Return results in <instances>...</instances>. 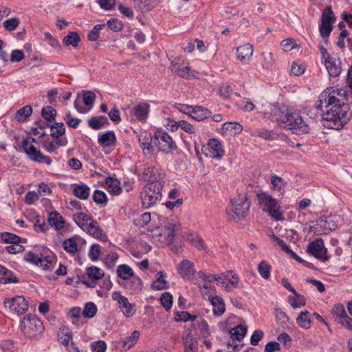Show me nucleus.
Segmentation results:
<instances>
[{
    "instance_id": "nucleus-1",
    "label": "nucleus",
    "mask_w": 352,
    "mask_h": 352,
    "mask_svg": "<svg viewBox=\"0 0 352 352\" xmlns=\"http://www.w3.org/2000/svg\"><path fill=\"white\" fill-rule=\"evenodd\" d=\"M346 91L343 89L328 87L319 96L316 108L322 112L324 126L339 130L349 120V113L344 107Z\"/></svg>"
},
{
    "instance_id": "nucleus-2",
    "label": "nucleus",
    "mask_w": 352,
    "mask_h": 352,
    "mask_svg": "<svg viewBox=\"0 0 352 352\" xmlns=\"http://www.w3.org/2000/svg\"><path fill=\"white\" fill-rule=\"evenodd\" d=\"M24 261L39 267L43 270L51 271L57 262V258L49 248L40 246L25 253Z\"/></svg>"
},
{
    "instance_id": "nucleus-3",
    "label": "nucleus",
    "mask_w": 352,
    "mask_h": 352,
    "mask_svg": "<svg viewBox=\"0 0 352 352\" xmlns=\"http://www.w3.org/2000/svg\"><path fill=\"white\" fill-rule=\"evenodd\" d=\"M276 121L282 127L297 135L306 134L310 129L307 122L296 111L287 110L276 118Z\"/></svg>"
},
{
    "instance_id": "nucleus-4",
    "label": "nucleus",
    "mask_w": 352,
    "mask_h": 352,
    "mask_svg": "<svg viewBox=\"0 0 352 352\" xmlns=\"http://www.w3.org/2000/svg\"><path fill=\"white\" fill-rule=\"evenodd\" d=\"M162 189L161 182L146 183L140 192L142 206L145 208H150L159 203L162 197Z\"/></svg>"
},
{
    "instance_id": "nucleus-5",
    "label": "nucleus",
    "mask_w": 352,
    "mask_h": 352,
    "mask_svg": "<svg viewBox=\"0 0 352 352\" xmlns=\"http://www.w3.org/2000/svg\"><path fill=\"white\" fill-rule=\"evenodd\" d=\"M260 208L276 221H283L284 217L280 210L278 201L267 192H262L257 195Z\"/></svg>"
},
{
    "instance_id": "nucleus-6",
    "label": "nucleus",
    "mask_w": 352,
    "mask_h": 352,
    "mask_svg": "<svg viewBox=\"0 0 352 352\" xmlns=\"http://www.w3.org/2000/svg\"><path fill=\"white\" fill-rule=\"evenodd\" d=\"M35 144L38 143L36 142L35 138L32 137H27L23 141L22 147L28 158L31 161L37 163H42L47 166L51 165L52 162V159L49 156L43 154L40 149L36 146Z\"/></svg>"
},
{
    "instance_id": "nucleus-7",
    "label": "nucleus",
    "mask_w": 352,
    "mask_h": 352,
    "mask_svg": "<svg viewBox=\"0 0 352 352\" xmlns=\"http://www.w3.org/2000/svg\"><path fill=\"white\" fill-rule=\"evenodd\" d=\"M340 223L341 220L339 215L322 216L311 228L315 233L323 234L335 230Z\"/></svg>"
},
{
    "instance_id": "nucleus-8",
    "label": "nucleus",
    "mask_w": 352,
    "mask_h": 352,
    "mask_svg": "<svg viewBox=\"0 0 352 352\" xmlns=\"http://www.w3.org/2000/svg\"><path fill=\"white\" fill-rule=\"evenodd\" d=\"M250 203L247 197L241 195L231 201L227 208V214L231 219L244 217L248 212Z\"/></svg>"
},
{
    "instance_id": "nucleus-9",
    "label": "nucleus",
    "mask_w": 352,
    "mask_h": 352,
    "mask_svg": "<svg viewBox=\"0 0 352 352\" xmlns=\"http://www.w3.org/2000/svg\"><path fill=\"white\" fill-rule=\"evenodd\" d=\"M20 329L25 335L32 338L41 333L43 331L44 327L37 316L28 315L21 321Z\"/></svg>"
},
{
    "instance_id": "nucleus-10",
    "label": "nucleus",
    "mask_w": 352,
    "mask_h": 352,
    "mask_svg": "<svg viewBox=\"0 0 352 352\" xmlns=\"http://www.w3.org/2000/svg\"><path fill=\"white\" fill-rule=\"evenodd\" d=\"M3 305L10 312L18 315L23 314L29 308L28 302L23 296L7 298L3 300Z\"/></svg>"
},
{
    "instance_id": "nucleus-11",
    "label": "nucleus",
    "mask_w": 352,
    "mask_h": 352,
    "mask_svg": "<svg viewBox=\"0 0 352 352\" xmlns=\"http://www.w3.org/2000/svg\"><path fill=\"white\" fill-rule=\"evenodd\" d=\"M104 276V271L96 267L91 266L86 269V272L82 274L80 280L88 287H94L96 285V281L102 278Z\"/></svg>"
},
{
    "instance_id": "nucleus-12",
    "label": "nucleus",
    "mask_w": 352,
    "mask_h": 352,
    "mask_svg": "<svg viewBox=\"0 0 352 352\" xmlns=\"http://www.w3.org/2000/svg\"><path fill=\"white\" fill-rule=\"evenodd\" d=\"M155 138L159 144V149L168 153L177 149V145L173 140L171 136L163 130H158L155 133Z\"/></svg>"
},
{
    "instance_id": "nucleus-13",
    "label": "nucleus",
    "mask_w": 352,
    "mask_h": 352,
    "mask_svg": "<svg viewBox=\"0 0 352 352\" xmlns=\"http://www.w3.org/2000/svg\"><path fill=\"white\" fill-rule=\"evenodd\" d=\"M205 155L207 157L219 160L225 155V151L221 142L219 139L212 138L204 146Z\"/></svg>"
},
{
    "instance_id": "nucleus-14",
    "label": "nucleus",
    "mask_w": 352,
    "mask_h": 352,
    "mask_svg": "<svg viewBox=\"0 0 352 352\" xmlns=\"http://www.w3.org/2000/svg\"><path fill=\"white\" fill-rule=\"evenodd\" d=\"M323 59L326 69L330 76L337 77L341 73V62L336 56L323 53Z\"/></svg>"
},
{
    "instance_id": "nucleus-15",
    "label": "nucleus",
    "mask_w": 352,
    "mask_h": 352,
    "mask_svg": "<svg viewBox=\"0 0 352 352\" xmlns=\"http://www.w3.org/2000/svg\"><path fill=\"white\" fill-rule=\"evenodd\" d=\"M171 70L178 76L188 78L191 76V69L188 63L182 57L174 59L171 63Z\"/></svg>"
},
{
    "instance_id": "nucleus-16",
    "label": "nucleus",
    "mask_w": 352,
    "mask_h": 352,
    "mask_svg": "<svg viewBox=\"0 0 352 352\" xmlns=\"http://www.w3.org/2000/svg\"><path fill=\"white\" fill-rule=\"evenodd\" d=\"M96 96L91 91H86L82 92V100L83 103L86 107H82L80 105V102L78 100H76L74 102V107L80 113H88L93 107V103L94 102Z\"/></svg>"
},
{
    "instance_id": "nucleus-17",
    "label": "nucleus",
    "mask_w": 352,
    "mask_h": 352,
    "mask_svg": "<svg viewBox=\"0 0 352 352\" xmlns=\"http://www.w3.org/2000/svg\"><path fill=\"white\" fill-rule=\"evenodd\" d=\"M180 223L179 222L170 223L164 228L160 229L159 235L160 242L166 241L167 242H173L175 233L180 229Z\"/></svg>"
},
{
    "instance_id": "nucleus-18",
    "label": "nucleus",
    "mask_w": 352,
    "mask_h": 352,
    "mask_svg": "<svg viewBox=\"0 0 352 352\" xmlns=\"http://www.w3.org/2000/svg\"><path fill=\"white\" fill-rule=\"evenodd\" d=\"M324 243H309L307 247V252L316 258L326 261L329 259L327 255V249L324 246Z\"/></svg>"
},
{
    "instance_id": "nucleus-19",
    "label": "nucleus",
    "mask_w": 352,
    "mask_h": 352,
    "mask_svg": "<svg viewBox=\"0 0 352 352\" xmlns=\"http://www.w3.org/2000/svg\"><path fill=\"white\" fill-rule=\"evenodd\" d=\"M67 144L65 137L60 138H53L52 140L47 139L43 142V148L49 153H56V150L60 146H65Z\"/></svg>"
},
{
    "instance_id": "nucleus-20",
    "label": "nucleus",
    "mask_w": 352,
    "mask_h": 352,
    "mask_svg": "<svg viewBox=\"0 0 352 352\" xmlns=\"http://www.w3.org/2000/svg\"><path fill=\"white\" fill-rule=\"evenodd\" d=\"M224 276L226 278H223V281H221V285L227 292L232 291L238 287L239 280L236 274L230 270L227 273H224Z\"/></svg>"
},
{
    "instance_id": "nucleus-21",
    "label": "nucleus",
    "mask_w": 352,
    "mask_h": 352,
    "mask_svg": "<svg viewBox=\"0 0 352 352\" xmlns=\"http://www.w3.org/2000/svg\"><path fill=\"white\" fill-rule=\"evenodd\" d=\"M177 273L184 278L190 279L195 272L192 262L185 259L182 261L177 267Z\"/></svg>"
},
{
    "instance_id": "nucleus-22",
    "label": "nucleus",
    "mask_w": 352,
    "mask_h": 352,
    "mask_svg": "<svg viewBox=\"0 0 352 352\" xmlns=\"http://www.w3.org/2000/svg\"><path fill=\"white\" fill-rule=\"evenodd\" d=\"M138 141L144 155L153 153L152 136L150 133L146 131L141 132L138 135Z\"/></svg>"
},
{
    "instance_id": "nucleus-23",
    "label": "nucleus",
    "mask_w": 352,
    "mask_h": 352,
    "mask_svg": "<svg viewBox=\"0 0 352 352\" xmlns=\"http://www.w3.org/2000/svg\"><path fill=\"white\" fill-rule=\"evenodd\" d=\"M98 142L103 148L114 146L116 137L113 131H107L98 135Z\"/></svg>"
},
{
    "instance_id": "nucleus-24",
    "label": "nucleus",
    "mask_w": 352,
    "mask_h": 352,
    "mask_svg": "<svg viewBox=\"0 0 352 352\" xmlns=\"http://www.w3.org/2000/svg\"><path fill=\"white\" fill-rule=\"evenodd\" d=\"M243 131V126L238 122H226L221 127V133L223 136H236Z\"/></svg>"
},
{
    "instance_id": "nucleus-25",
    "label": "nucleus",
    "mask_w": 352,
    "mask_h": 352,
    "mask_svg": "<svg viewBox=\"0 0 352 352\" xmlns=\"http://www.w3.org/2000/svg\"><path fill=\"white\" fill-rule=\"evenodd\" d=\"M150 106L146 102H140L133 109V116L139 121L145 122L148 118Z\"/></svg>"
},
{
    "instance_id": "nucleus-26",
    "label": "nucleus",
    "mask_w": 352,
    "mask_h": 352,
    "mask_svg": "<svg viewBox=\"0 0 352 352\" xmlns=\"http://www.w3.org/2000/svg\"><path fill=\"white\" fill-rule=\"evenodd\" d=\"M237 58L243 64L249 63L253 55V47L250 44L239 47L236 50Z\"/></svg>"
},
{
    "instance_id": "nucleus-27",
    "label": "nucleus",
    "mask_w": 352,
    "mask_h": 352,
    "mask_svg": "<svg viewBox=\"0 0 352 352\" xmlns=\"http://www.w3.org/2000/svg\"><path fill=\"white\" fill-rule=\"evenodd\" d=\"M105 184L108 192L112 195L118 196L122 192L120 182L117 178L107 177L105 179Z\"/></svg>"
},
{
    "instance_id": "nucleus-28",
    "label": "nucleus",
    "mask_w": 352,
    "mask_h": 352,
    "mask_svg": "<svg viewBox=\"0 0 352 352\" xmlns=\"http://www.w3.org/2000/svg\"><path fill=\"white\" fill-rule=\"evenodd\" d=\"M72 192L75 197L86 200L89 197L90 188L85 184H74L72 185Z\"/></svg>"
},
{
    "instance_id": "nucleus-29",
    "label": "nucleus",
    "mask_w": 352,
    "mask_h": 352,
    "mask_svg": "<svg viewBox=\"0 0 352 352\" xmlns=\"http://www.w3.org/2000/svg\"><path fill=\"white\" fill-rule=\"evenodd\" d=\"M287 182H285L282 177L272 175L270 177V188L274 191L278 192L280 195H283L285 190Z\"/></svg>"
},
{
    "instance_id": "nucleus-30",
    "label": "nucleus",
    "mask_w": 352,
    "mask_h": 352,
    "mask_svg": "<svg viewBox=\"0 0 352 352\" xmlns=\"http://www.w3.org/2000/svg\"><path fill=\"white\" fill-rule=\"evenodd\" d=\"M140 179L149 182H160L158 179L157 170L153 167H147L139 175Z\"/></svg>"
},
{
    "instance_id": "nucleus-31",
    "label": "nucleus",
    "mask_w": 352,
    "mask_h": 352,
    "mask_svg": "<svg viewBox=\"0 0 352 352\" xmlns=\"http://www.w3.org/2000/svg\"><path fill=\"white\" fill-rule=\"evenodd\" d=\"M131 254L136 257L141 258L144 254L151 251V247L148 243H130Z\"/></svg>"
},
{
    "instance_id": "nucleus-32",
    "label": "nucleus",
    "mask_w": 352,
    "mask_h": 352,
    "mask_svg": "<svg viewBox=\"0 0 352 352\" xmlns=\"http://www.w3.org/2000/svg\"><path fill=\"white\" fill-rule=\"evenodd\" d=\"M48 221L51 226L57 230H61L65 226V221L63 217L56 211L49 214Z\"/></svg>"
},
{
    "instance_id": "nucleus-33",
    "label": "nucleus",
    "mask_w": 352,
    "mask_h": 352,
    "mask_svg": "<svg viewBox=\"0 0 352 352\" xmlns=\"http://www.w3.org/2000/svg\"><path fill=\"white\" fill-rule=\"evenodd\" d=\"M97 240L104 241L105 236L98 228L97 223L92 220L89 225L83 230Z\"/></svg>"
},
{
    "instance_id": "nucleus-34",
    "label": "nucleus",
    "mask_w": 352,
    "mask_h": 352,
    "mask_svg": "<svg viewBox=\"0 0 352 352\" xmlns=\"http://www.w3.org/2000/svg\"><path fill=\"white\" fill-rule=\"evenodd\" d=\"M213 307V314L216 316H221L226 311L225 304L223 299L219 296H212L210 298Z\"/></svg>"
},
{
    "instance_id": "nucleus-35",
    "label": "nucleus",
    "mask_w": 352,
    "mask_h": 352,
    "mask_svg": "<svg viewBox=\"0 0 352 352\" xmlns=\"http://www.w3.org/2000/svg\"><path fill=\"white\" fill-rule=\"evenodd\" d=\"M72 219L82 230L92 221L90 215L84 212H76L72 215Z\"/></svg>"
},
{
    "instance_id": "nucleus-36",
    "label": "nucleus",
    "mask_w": 352,
    "mask_h": 352,
    "mask_svg": "<svg viewBox=\"0 0 352 352\" xmlns=\"http://www.w3.org/2000/svg\"><path fill=\"white\" fill-rule=\"evenodd\" d=\"M59 342L65 347L70 346L72 342V333L66 327L60 328L58 333Z\"/></svg>"
},
{
    "instance_id": "nucleus-37",
    "label": "nucleus",
    "mask_w": 352,
    "mask_h": 352,
    "mask_svg": "<svg viewBox=\"0 0 352 352\" xmlns=\"http://www.w3.org/2000/svg\"><path fill=\"white\" fill-rule=\"evenodd\" d=\"M210 115V111L205 107L195 106L193 111L191 112V118L197 120L201 121L208 118Z\"/></svg>"
},
{
    "instance_id": "nucleus-38",
    "label": "nucleus",
    "mask_w": 352,
    "mask_h": 352,
    "mask_svg": "<svg viewBox=\"0 0 352 352\" xmlns=\"http://www.w3.org/2000/svg\"><path fill=\"white\" fill-rule=\"evenodd\" d=\"M157 279L151 284L152 289L155 290L165 289L168 287V282L165 280L166 274L164 272H159L156 274Z\"/></svg>"
},
{
    "instance_id": "nucleus-39",
    "label": "nucleus",
    "mask_w": 352,
    "mask_h": 352,
    "mask_svg": "<svg viewBox=\"0 0 352 352\" xmlns=\"http://www.w3.org/2000/svg\"><path fill=\"white\" fill-rule=\"evenodd\" d=\"M296 323L300 327L309 329L311 324L310 313L308 311H301L296 318Z\"/></svg>"
},
{
    "instance_id": "nucleus-40",
    "label": "nucleus",
    "mask_w": 352,
    "mask_h": 352,
    "mask_svg": "<svg viewBox=\"0 0 352 352\" xmlns=\"http://www.w3.org/2000/svg\"><path fill=\"white\" fill-rule=\"evenodd\" d=\"M140 337V332L134 331L131 336L124 338L122 341V350L126 351L132 347L138 340Z\"/></svg>"
},
{
    "instance_id": "nucleus-41",
    "label": "nucleus",
    "mask_w": 352,
    "mask_h": 352,
    "mask_svg": "<svg viewBox=\"0 0 352 352\" xmlns=\"http://www.w3.org/2000/svg\"><path fill=\"white\" fill-rule=\"evenodd\" d=\"M118 276L123 280H129L134 276L133 269L127 265H120L116 270Z\"/></svg>"
},
{
    "instance_id": "nucleus-42",
    "label": "nucleus",
    "mask_w": 352,
    "mask_h": 352,
    "mask_svg": "<svg viewBox=\"0 0 352 352\" xmlns=\"http://www.w3.org/2000/svg\"><path fill=\"white\" fill-rule=\"evenodd\" d=\"M156 5L155 0H134L135 8L142 12L148 11Z\"/></svg>"
},
{
    "instance_id": "nucleus-43",
    "label": "nucleus",
    "mask_w": 352,
    "mask_h": 352,
    "mask_svg": "<svg viewBox=\"0 0 352 352\" xmlns=\"http://www.w3.org/2000/svg\"><path fill=\"white\" fill-rule=\"evenodd\" d=\"M108 123V120L105 116L92 117L88 121L89 127L94 130H99Z\"/></svg>"
},
{
    "instance_id": "nucleus-44",
    "label": "nucleus",
    "mask_w": 352,
    "mask_h": 352,
    "mask_svg": "<svg viewBox=\"0 0 352 352\" xmlns=\"http://www.w3.org/2000/svg\"><path fill=\"white\" fill-rule=\"evenodd\" d=\"M247 333V327L242 324H239L234 328L231 329L230 333L232 338L241 341L245 337Z\"/></svg>"
},
{
    "instance_id": "nucleus-45",
    "label": "nucleus",
    "mask_w": 352,
    "mask_h": 352,
    "mask_svg": "<svg viewBox=\"0 0 352 352\" xmlns=\"http://www.w3.org/2000/svg\"><path fill=\"white\" fill-rule=\"evenodd\" d=\"M32 113V109L30 105H26L17 111L14 116V120L19 122L25 121Z\"/></svg>"
},
{
    "instance_id": "nucleus-46",
    "label": "nucleus",
    "mask_w": 352,
    "mask_h": 352,
    "mask_svg": "<svg viewBox=\"0 0 352 352\" xmlns=\"http://www.w3.org/2000/svg\"><path fill=\"white\" fill-rule=\"evenodd\" d=\"M119 307L121 309L124 315L126 317L133 316L135 312L134 306L129 302L127 298L122 300V301L120 302Z\"/></svg>"
},
{
    "instance_id": "nucleus-47",
    "label": "nucleus",
    "mask_w": 352,
    "mask_h": 352,
    "mask_svg": "<svg viewBox=\"0 0 352 352\" xmlns=\"http://www.w3.org/2000/svg\"><path fill=\"white\" fill-rule=\"evenodd\" d=\"M271 271L272 266L264 260L260 262L258 265V272L263 278L265 280L269 279L270 277Z\"/></svg>"
},
{
    "instance_id": "nucleus-48",
    "label": "nucleus",
    "mask_w": 352,
    "mask_h": 352,
    "mask_svg": "<svg viewBox=\"0 0 352 352\" xmlns=\"http://www.w3.org/2000/svg\"><path fill=\"white\" fill-rule=\"evenodd\" d=\"M288 302L294 309L300 308L306 304L305 298L297 292V295L289 296Z\"/></svg>"
},
{
    "instance_id": "nucleus-49",
    "label": "nucleus",
    "mask_w": 352,
    "mask_h": 352,
    "mask_svg": "<svg viewBox=\"0 0 352 352\" xmlns=\"http://www.w3.org/2000/svg\"><path fill=\"white\" fill-rule=\"evenodd\" d=\"M98 311L97 306L92 302H88L85 305L82 315L84 318H93Z\"/></svg>"
},
{
    "instance_id": "nucleus-50",
    "label": "nucleus",
    "mask_w": 352,
    "mask_h": 352,
    "mask_svg": "<svg viewBox=\"0 0 352 352\" xmlns=\"http://www.w3.org/2000/svg\"><path fill=\"white\" fill-rule=\"evenodd\" d=\"M262 57V67L265 69H271L273 68L274 65V58L272 53L271 52H263L261 54Z\"/></svg>"
},
{
    "instance_id": "nucleus-51",
    "label": "nucleus",
    "mask_w": 352,
    "mask_h": 352,
    "mask_svg": "<svg viewBox=\"0 0 352 352\" xmlns=\"http://www.w3.org/2000/svg\"><path fill=\"white\" fill-rule=\"evenodd\" d=\"M19 281V279L15 276L14 272L8 270L7 268H6L5 274L0 278V283L3 284L17 283Z\"/></svg>"
},
{
    "instance_id": "nucleus-52",
    "label": "nucleus",
    "mask_w": 352,
    "mask_h": 352,
    "mask_svg": "<svg viewBox=\"0 0 352 352\" xmlns=\"http://www.w3.org/2000/svg\"><path fill=\"white\" fill-rule=\"evenodd\" d=\"M65 133V128L62 122L56 123L51 126V135L55 138H60L64 137Z\"/></svg>"
},
{
    "instance_id": "nucleus-53",
    "label": "nucleus",
    "mask_w": 352,
    "mask_h": 352,
    "mask_svg": "<svg viewBox=\"0 0 352 352\" xmlns=\"http://www.w3.org/2000/svg\"><path fill=\"white\" fill-rule=\"evenodd\" d=\"M335 21L336 17L331 7H327L322 12L321 23L332 25Z\"/></svg>"
},
{
    "instance_id": "nucleus-54",
    "label": "nucleus",
    "mask_w": 352,
    "mask_h": 352,
    "mask_svg": "<svg viewBox=\"0 0 352 352\" xmlns=\"http://www.w3.org/2000/svg\"><path fill=\"white\" fill-rule=\"evenodd\" d=\"M80 41L79 35L74 32H70L63 39L65 45L76 47Z\"/></svg>"
},
{
    "instance_id": "nucleus-55",
    "label": "nucleus",
    "mask_w": 352,
    "mask_h": 352,
    "mask_svg": "<svg viewBox=\"0 0 352 352\" xmlns=\"http://www.w3.org/2000/svg\"><path fill=\"white\" fill-rule=\"evenodd\" d=\"M196 318V315H191L187 311H177L175 313V320L177 322L194 321Z\"/></svg>"
},
{
    "instance_id": "nucleus-56",
    "label": "nucleus",
    "mask_w": 352,
    "mask_h": 352,
    "mask_svg": "<svg viewBox=\"0 0 352 352\" xmlns=\"http://www.w3.org/2000/svg\"><path fill=\"white\" fill-rule=\"evenodd\" d=\"M333 314L339 319L338 322H342V320H345L348 316L345 311V308L342 304H337L334 306L332 310Z\"/></svg>"
},
{
    "instance_id": "nucleus-57",
    "label": "nucleus",
    "mask_w": 352,
    "mask_h": 352,
    "mask_svg": "<svg viewBox=\"0 0 352 352\" xmlns=\"http://www.w3.org/2000/svg\"><path fill=\"white\" fill-rule=\"evenodd\" d=\"M20 24V20L17 17H12L3 21V26L6 30L12 32L16 29Z\"/></svg>"
},
{
    "instance_id": "nucleus-58",
    "label": "nucleus",
    "mask_w": 352,
    "mask_h": 352,
    "mask_svg": "<svg viewBox=\"0 0 352 352\" xmlns=\"http://www.w3.org/2000/svg\"><path fill=\"white\" fill-rule=\"evenodd\" d=\"M130 282L127 283V285L132 290L131 293H136L142 290V279L138 276H133Z\"/></svg>"
},
{
    "instance_id": "nucleus-59",
    "label": "nucleus",
    "mask_w": 352,
    "mask_h": 352,
    "mask_svg": "<svg viewBox=\"0 0 352 352\" xmlns=\"http://www.w3.org/2000/svg\"><path fill=\"white\" fill-rule=\"evenodd\" d=\"M102 254L101 247L98 243H94L89 249V257L92 261H97Z\"/></svg>"
},
{
    "instance_id": "nucleus-60",
    "label": "nucleus",
    "mask_w": 352,
    "mask_h": 352,
    "mask_svg": "<svg viewBox=\"0 0 352 352\" xmlns=\"http://www.w3.org/2000/svg\"><path fill=\"white\" fill-rule=\"evenodd\" d=\"M160 302L166 311L170 310L173 305L172 295L168 292H164L161 296Z\"/></svg>"
},
{
    "instance_id": "nucleus-61",
    "label": "nucleus",
    "mask_w": 352,
    "mask_h": 352,
    "mask_svg": "<svg viewBox=\"0 0 352 352\" xmlns=\"http://www.w3.org/2000/svg\"><path fill=\"white\" fill-rule=\"evenodd\" d=\"M0 242H22L21 238L10 232H0Z\"/></svg>"
},
{
    "instance_id": "nucleus-62",
    "label": "nucleus",
    "mask_w": 352,
    "mask_h": 352,
    "mask_svg": "<svg viewBox=\"0 0 352 352\" xmlns=\"http://www.w3.org/2000/svg\"><path fill=\"white\" fill-rule=\"evenodd\" d=\"M46 135L45 129L44 126H39L31 129L30 136L35 138L36 142H38L39 140Z\"/></svg>"
},
{
    "instance_id": "nucleus-63",
    "label": "nucleus",
    "mask_w": 352,
    "mask_h": 352,
    "mask_svg": "<svg viewBox=\"0 0 352 352\" xmlns=\"http://www.w3.org/2000/svg\"><path fill=\"white\" fill-rule=\"evenodd\" d=\"M93 199L98 204H106L107 202V195L100 190H96L94 191Z\"/></svg>"
},
{
    "instance_id": "nucleus-64",
    "label": "nucleus",
    "mask_w": 352,
    "mask_h": 352,
    "mask_svg": "<svg viewBox=\"0 0 352 352\" xmlns=\"http://www.w3.org/2000/svg\"><path fill=\"white\" fill-rule=\"evenodd\" d=\"M90 347L93 352H105L107 350V344L103 340L91 342Z\"/></svg>"
}]
</instances>
